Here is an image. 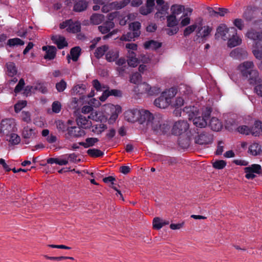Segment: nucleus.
<instances>
[{"mask_svg": "<svg viewBox=\"0 0 262 262\" xmlns=\"http://www.w3.org/2000/svg\"><path fill=\"white\" fill-rule=\"evenodd\" d=\"M183 111L187 113L192 114L194 117L193 124L197 127H205L208 124V121L211 119V113L212 108L211 106H204L202 108L201 113L199 109L194 106L185 107Z\"/></svg>", "mask_w": 262, "mask_h": 262, "instance_id": "f257e3e1", "label": "nucleus"}, {"mask_svg": "<svg viewBox=\"0 0 262 262\" xmlns=\"http://www.w3.org/2000/svg\"><path fill=\"white\" fill-rule=\"evenodd\" d=\"M172 123L171 121L164 120L161 115H156L155 121L152 122L151 128L154 134L157 136L171 135V127Z\"/></svg>", "mask_w": 262, "mask_h": 262, "instance_id": "f03ea898", "label": "nucleus"}, {"mask_svg": "<svg viewBox=\"0 0 262 262\" xmlns=\"http://www.w3.org/2000/svg\"><path fill=\"white\" fill-rule=\"evenodd\" d=\"M254 67H236V70L240 71L243 77L248 79L249 84L254 85L262 82V79Z\"/></svg>", "mask_w": 262, "mask_h": 262, "instance_id": "7ed1b4c3", "label": "nucleus"}, {"mask_svg": "<svg viewBox=\"0 0 262 262\" xmlns=\"http://www.w3.org/2000/svg\"><path fill=\"white\" fill-rule=\"evenodd\" d=\"M174 96V94H170V91L163 92L160 97L154 101V105L160 108H165L169 106L171 102V99Z\"/></svg>", "mask_w": 262, "mask_h": 262, "instance_id": "20e7f679", "label": "nucleus"}, {"mask_svg": "<svg viewBox=\"0 0 262 262\" xmlns=\"http://www.w3.org/2000/svg\"><path fill=\"white\" fill-rule=\"evenodd\" d=\"M236 34V30L234 27L227 28L225 24H221L216 29L215 37H221L224 40H227L231 36Z\"/></svg>", "mask_w": 262, "mask_h": 262, "instance_id": "39448f33", "label": "nucleus"}, {"mask_svg": "<svg viewBox=\"0 0 262 262\" xmlns=\"http://www.w3.org/2000/svg\"><path fill=\"white\" fill-rule=\"evenodd\" d=\"M189 128V125L187 121L179 120L172 125L171 135L180 136L186 133Z\"/></svg>", "mask_w": 262, "mask_h": 262, "instance_id": "423d86ee", "label": "nucleus"}, {"mask_svg": "<svg viewBox=\"0 0 262 262\" xmlns=\"http://www.w3.org/2000/svg\"><path fill=\"white\" fill-rule=\"evenodd\" d=\"M196 134L194 139V143L199 145H207L211 144L213 141V136L209 133L206 132H199L196 128Z\"/></svg>", "mask_w": 262, "mask_h": 262, "instance_id": "0eeeda50", "label": "nucleus"}, {"mask_svg": "<svg viewBox=\"0 0 262 262\" xmlns=\"http://www.w3.org/2000/svg\"><path fill=\"white\" fill-rule=\"evenodd\" d=\"M15 127L13 119H4L1 122V134L3 135L8 136L10 134L14 131L13 129Z\"/></svg>", "mask_w": 262, "mask_h": 262, "instance_id": "6e6552de", "label": "nucleus"}, {"mask_svg": "<svg viewBox=\"0 0 262 262\" xmlns=\"http://www.w3.org/2000/svg\"><path fill=\"white\" fill-rule=\"evenodd\" d=\"M244 172L246 173L245 177L246 179L252 180L256 177L254 173H262V169L260 165L253 164L251 166L245 167Z\"/></svg>", "mask_w": 262, "mask_h": 262, "instance_id": "1a4fd4ad", "label": "nucleus"}, {"mask_svg": "<svg viewBox=\"0 0 262 262\" xmlns=\"http://www.w3.org/2000/svg\"><path fill=\"white\" fill-rule=\"evenodd\" d=\"M85 132L80 127L76 126L68 127V132L64 135V138L70 140L71 137L78 138L84 136Z\"/></svg>", "mask_w": 262, "mask_h": 262, "instance_id": "9d476101", "label": "nucleus"}, {"mask_svg": "<svg viewBox=\"0 0 262 262\" xmlns=\"http://www.w3.org/2000/svg\"><path fill=\"white\" fill-rule=\"evenodd\" d=\"M140 111L137 109L129 110L124 113V117L128 122L134 123L140 122Z\"/></svg>", "mask_w": 262, "mask_h": 262, "instance_id": "9b49d317", "label": "nucleus"}, {"mask_svg": "<svg viewBox=\"0 0 262 262\" xmlns=\"http://www.w3.org/2000/svg\"><path fill=\"white\" fill-rule=\"evenodd\" d=\"M155 117L156 115L154 116L153 114L148 110H145L143 111L142 113L140 112L139 123L141 124L145 123L147 125L151 123V125L152 122L155 121Z\"/></svg>", "mask_w": 262, "mask_h": 262, "instance_id": "f8f14e48", "label": "nucleus"}, {"mask_svg": "<svg viewBox=\"0 0 262 262\" xmlns=\"http://www.w3.org/2000/svg\"><path fill=\"white\" fill-rule=\"evenodd\" d=\"M211 31L212 28L208 26L199 27L196 32V38L195 40H198L200 38L202 42H205L206 40V37L209 36Z\"/></svg>", "mask_w": 262, "mask_h": 262, "instance_id": "ddd939ff", "label": "nucleus"}, {"mask_svg": "<svg viewBox=\"0 0 262 262\" xmlns=\"http://www.w3.org/2000/svg\"><path fill=\"white\" fill-rule=\"evenodd\" d=\"M122 112V108L119 105H112L110 108L111 116L108 119L110 124L114 123L118 117V115Z\"/></svg>", "mask_w": 262, "mask_h": 262, "instance_id": "4468645a", "label": "nucleus"}, {"mask_svg": "<svg viewBox=\"0 0 262 262\" xmlns=\"http://www.w3.org/2000/svg\"><path fill=\"white\" fill-rule=\"evenodd\" d=\"M51 40L54 44L57 45L59 49H63L68 45L66 38L63 36L59 35H53L51 37Z\"/></svg>", "mask_w": 262, "mask_h": 262, "instance_id": "2eb2a0df", "label": "nucleus"}, {"mask_svg": "<svg viewBox=\"0 0 262 262\" xmlns=\"http://www.w3.org/2000/svg\"><path fill=\"white\" fill-rule=\"evenodd\" d=\"M42 50L46 52L44 58L48 60L53 59L56 56L57 49L55 46H43Z\"/></svg>", "mask_w": 262, "mask_h": 262, "instance_id": "dca6fc26", "label": "nucleus"}, {"mask_svg": "<svg viewBox=\"0 0 262 262\" xmlns=\"http://www.w3.org/2000/svg\"><path fill=\"white\" fill-rule=\"evenodd\" d=\"M149 60V58L145 55H141L140 58H137L136 56L129 57L127 59L128 66H135V64H140L141 62L143 63H146Z\"/></svg>", "mask_w": 262, "mask_h": 262, "instance_id": "f3484780", "label": "nucleus"}, {"mask_svg": "<svg viewBox=\"0 0 262 262\" xmlns=\"http://www.w3.org/2000/svg\"><path fill=\"white\" fill-rule=\"evenodd\" d=\"M247 55V52L243 48H237L232 50L230 56L235 59H241Z\"/></svg>", "mask_w": 262, "mask_h": 262, "instance_id": "a211bd4d", "label": "nucleus"}, {"mask_svg": "<svg viewBox=\"0 0 262 262\" xmlns=\"http://www.w3.org/2000/svg\"><path fill=\"white\" fill-rule=\"evenodd\" d=\"M162 43L155 40L145 41L143 44L144 48L146 50H157L162 47Z\"/></svg>", "mask_w": 262, "mask_h": 262, "instance_id": "6ab92c4d", "label": "nucleus"}, {"mask_svg": "<svg viewBox=\"0 0 262 262\" xmlns=\"http://www.w3.org/2000/svg\"><path fill=\"white\" fill-rule=\"evenodd\" d=\"M246 36L249 39L255 41H262V32H258L254 29H251L248 31Z\"/></svg>", "mask_w": 262, "mask_h": 262, "instance_id": "aec40b11", "label": "nucleus"}, {"mask_svg": "<svg viewBox=\"0 0 262 262\" xmlns=\"http://www.w3.org/2000/svg\"><path fill=\"white\" fill-rule=\"evenodd\" d=\"M208 123L213 131L219 132L222 128L221 122L216 117H212L208 120Z\"/></svg>", "mask_w": 262, "mask_h": 262, "instance_id": "412c9836", "label": "nucleus"}, {"mask_svg": "<svg viewBox=\"0 0 262 262\" xmlns=\"http://www.w3.org/2000/svg\"><path fill=\"white\" fill-rule=\"evenodd\" d=\"M115 27L112 21H106L102 25L98 26V30L102 34H108L111 30Z\"/></svg>", "mask_w": 262, "mask_h": 262, "instance_id": "4be33fe9", "label": "nucleus"}, {"mask_svg": "<svg viewBox=\"0 0 262 262\" xmlns=\"http://www.w3.org/2000/svg\"><path fill=\"white\" fill-rule=\"evenodd\" d=\"M88 3L85 0H78L75 2L73 10L75 12H80L85 10L88 7Z\"/></svg>", "mask_w": 262, "mask_h": 262, "instance_id": "5701e85b", "label": "nucleus"}, {"mask_svg": "<svg viewBox=\"0 0 262 262\" xmlns=\"http://www.w3.org/2000/svg\"><path fill=\"white\" fill-rule=\"evenodd\" d=\"M261 121L257 120L254 122L253 125L250 127V134L255 137H259L262 135V131L260 129Z\"/></svg>", "mask_w": 262, "mask_h": 262, "instance_id": "b1692460", "label": "nucleus"}, {"mask_svg": "<svg viewBox=\"0 0 262 262\" xmlns=\"http://www.w3.org/2000/svg\"><path fill=\"white\" fill-rule=\"evenodd\" d=\"M227 40L228 46L230 48L235 47L242 43V39L237 35V33L231 36Z\"/></svg>", "mask_w": 262, "mask_h": 262, "instance_id": "393cba45", "label": "nucleus"}, {"mask_svg": "<svg viewBox=\"0 0 262 262\" xmlns=\"http://www.w3.org/2000/svg\"><path fill=\"white\" fill-rule=\"evenodd\" d=\"M81 49L80 47L76 46L72 48L70 50V55L68 57H70L73 61H77L81 54Z\"/></svg>", "mask_w": 262, "mask_h": 262, "instance_id": "a878e982", "label": "nucleus"}, {"mask_svg": "<svg viewBox=\"0 0 262 262\" xmlns=\"http://www.w3.org/2000/svg\"><path fill=\"white\" fill-rule=\"evenodd\" d=\"M169 6L167 4L160 6L159 7H156L157 12L155 14V17L162 18L167 13Z\"/></svg>", "mask_w": 262, "mask_h": 262, "instance_id": "bb28decb", "label": "nucleus"}, {"mask_svg": "<svg viewBox=\"0 0 262 262\" xmlns=\"http://www.w3.org/2000/svg\"><path fill=\"white\" fill-rule=\"evenodd\" d=\"M98 141L99 139L97 138L90 137L85 139V142H79L78 144L80 146H83L85 148H88L93 146Z\"/></svg>", "mask_w": 262, "mask_h": 262, "instance_id": "cd10ccee", "label": "nucleus"}, {"mask_svg": "<svg viewBox=\"0 0 262 262\" xmlns=\"http://www.w3.org/2000/svg\"><path fill=\"white\" fill-rule=\"evenodd\" d=\"M119 56V52L117 50H111L106 55L105 58L107 61L113 62L117 60Z\"/></svg>", "mask_w": 262, "mask_h": 262, "instance_id": "c85d7f7f", "label": "nucleus"}, {"mask_svg": "<svg viewBox=\"0 0 262 262\" xmlns=\"http://www.w3.org/2000/svg\"><path fill=\"white\" fill-rule=\"evenodd\" d=\"M162 161L165 164L168 166H173L177 165L179 162V160L177 157L163 156L162 158Z\"/></svg>", "mask_w": 262, "mask_h": 262, "instance_id": "c756f323", "label": "nucleus"}, {"mask_svg": "<svg viewBox=\"0 0 262 262\" xmlns=\"http://www.w3.org/2000/svg\"><path fill=\"white\" fill-rule=\"evenodd\" d=\"M81 30V24L78 21H73L72 20V23H70V26H69V28H67V31L68 32L76 33L80 32Z\"/></svg>", "mask_w": 262, "mask_h": 262, "instance_id": "7c9ffc66", "label": "nucleus"}, {"mask_svg": "<svg viewBox=\"0 0 262 262\" xmlns=\"http://www.w3.org/2000/svg\"><path fill=\"white\" fill-rule=\"evenodd\" d=\"M141 27V24L139 21H134L129 24V29L134 33L136 36H139L141 34L140 29Z\"/></svg>", "mask_w": 262, "mask_h": 262, "instance_id": "2f4dec72", "label": "nucleus"}, {"mask_svg": "<svg viewBox=\"0 0 262 262\" xmlns=\"http://www.w3.org/2000/svg\"><path fill=\"white\" fill-rule=\"evenodd\" d=\"M86 153L90 157L94 158L102 157L104 155V152L97 148L89 149Z\"/></svg>", "mask_w": 262, "mask_h": 262, "instance_id": "473e14b6", "label": "nucleus"}, {"mask_svg": "<svg viewBox=\"0 0 262 262\" xmlns=\"http://www.w3.org/2000/svg\"><path fill=\"white\" fill-rule=\"evenodd\" d=\"M104 20V16L101 14L94 13L90 17V21L93 25H99Z\"/></svg>", "mask_w": 262, "mask_h": 262, "instance_id": "72a5a7b5", "label": "nucleus"}, {"mask_svg": "<svg viewBox=\"0 0 262 262\" xmlns=\"http://www.w3.org/2000/svg\"><path fill=\"white\" fill-rule=\"evenodd\" d=\"M95 95L94 90H92L91 92L87 95L85 94L84 95L79 97V98H74V102L75 103H78V102H81L82 103H86L88 101V99L90 98H92Z\"/></svg>", "mask_w": 262, "mask_h": 262, "instance_id": "f704fd0d", "label": "nucleus"}, {"mask_svg": "<svg viewBox=\"0 0 262 262\" xmlns=\"http://www.w3.org/2000/svg\"><path fill=\"white\" fill-rule=\"evenodd\" d=\"M35 136L34 129L30 128L28 126L24 127L22 132V137L24 139H29Z\"/></svg>", "mask_w": 262, "mask_h": 262, "instance_id": "c9c22d12", "label": "nucleus"}, {"mask_svg": "<svg viewBox=\"0 0 262 262\" xmlns=\"http://www.w3.org/2000/svg\"><path fill=\"white\" fill-rule=\"evenodd\" d=\"M248 150L252 155L254 156L259 155L261 151L260 146L257 143H254L250 145Z\"/></svg>", "mask_w": 262, "mask_h": 262, "instance_id": "e433bc0d", "label": "nucleus"}, {"mask_svg": "<svg viewBox=\"0 0 262 262\" xmlns=\"http://www.w3.org/2000/svg\"><path fill=\"white\" fill-rule=\"evenodd\" d=\"M73 90L74 93L78 94L79 96L84 95L86 93V85L84 84L75 85Z\"/></svg>", "mask_w": 262, "mask_h": 262, "instance_id": "4c0bfd02", "label": "nucleus"}, {"mask_svg": "<svg viewBox=\"0 0 262 262\" xmlns=\"http://www.w3.org/2000/svg\"><path fill=\"white\" fill-rule=\"evenodd\" d=\"M179 20L174 15H170L167 16V26L168 27H178Z\"/></svg>", "mask_w": 262, "mask_h": 262, "instance_id": "58836bf2", "label": "nucleus"}, {"mask_svg": "<svg viewBox=\"0 0 262 262\" xmlns=\"http://www.w3.org/2000/svg\"><path fill=\"white\" fill-rule=\"evenodd\" d=\"M129 81L135 84L138 85L141 83L142 76L139 72H136L130 76Z\"/></svg>", "mask_w": 262, "mask_h": 262, "instance_id": "ea45409f", "label": "nucleus"}, {"mask_svg": "<svg viewBox=\"0 0 262 262\" xmlns=\"http://www.w3.org/2000/svg\"><path fill=\"white\" fill-rule=\"evenodd\" d=\"M55 124L59 133H64L68 132V126L62 120H57L55 121Z\"/></svg>", "mask_w": 262, "mask_h": 262, "instance_id": "a19ab883", "label": "nucleus"}, {"mask_svg": "<svg viewBox=\"0 0 262 262\" xmlns=\"http://www.w3.org/2000/svg\"><path fill=\"white\" fill-rule=\"evenodd\" d=\"M108 49L107 45H103L98 47L95 50V55L97 58L101 57Z\"/></svg>", "mask_w": 262, "mask_h": 262, "instance_id": "79ce46f5", "label": "nucleus"}, {"mask_svg": "<svg viewBox=\"0 0 262 262\" xmlns=\"http://www.w3.org/2000/svg\"><path fill=\"white\" fill-rule=\"evenodd\" d=\"M178 143L182 148H187L189 146L190 141L187 137H180L178 140Z\"/></svg>", "mask_w": 262, "mask_h": 262, "instance_id": "37998d69", "label": "nucleus"}, {"mask_svg": "<svg viewBox=\"0 0 262 262\" xmlns=\"http://www.w3.org/2000/svg\"><path fill=\"white\" fill-rule=\"evenodd\" d=\"M24 45V41L18 38H14L9 39L7 41V45L9 47H14L15 46H22Z\"/></svg>", "mask_w": 262, "mask_h": 262, "instance_id": "c03bdc74", "label": "nucleus"}, {"mask_svg": "<svg viewBox=\"0 0 262 262\" xmlns=\"http://www.w3.org/2000/svg\"><path fill=\"white\" fill-rule=\"evenodd\" d=\"M27 104V101L26 100H19L15 104L14 111L16 113H19L23 108H24Z\"/></svg>", "mask_w": 262, "mask_h": 262, "instance_id": "a18cd8bd", "label": "nucleus"}, {"mask_svg": "<svg viewBox=\"0 0 262 262\" xmlns=\"http://www.w3.org/2000/svg\"><path fill=\"white\" fill-rule=\"evenodd\" d=\"M9 142L12 145H15L18 144L20 142V137L16 134L11 133L10 138Z\"/></svg>", "mask_w": 262, "mask_h": 262, "instance_id": "49530a36", "label": "nucleus"}, {"mask_svg": "<svg viewBox=\"0 0 262 262\" xmlns=\"http://www.w3.org/2000/svg\"><path fill=\"white\" fill-rule=\"evenodd\" d=\"M184 10V7L181 5H173L171 8L172 11V15H174L176 16L177 15L181 14L182 11Z\"/></svg>", "mask_w": 262, "mask_h": 262, "instance_id": "de8ad7c7", "label": "nucleus"}, {"mask_svg": "<svg viewBox=\"0 0 262 262\" xmlns=\"http://www.w3.org/2000/svg\"><path fill=\"white\" fill-rule=\"evenodd\" d=\"M227 163L223 160H216L212 164V166L216 169H222L226 166Z\"/></svg>", "mask_w": 262, "mask_h": 262, "instance_id": "09e8293b", "label": "nucleus"}, {"mask_svg": "<svg viewBox=\"0 0 262 262\" xmlns=\"http://www.w3.org/2000/svg\"><path fill=\"white\" fill-rule=\"evenodd\" d=\"M130 2V0H122L120 2H115L112 5L117 9H120L126 6Z\"/></svg>", "mask_w": 262, "mask_h": 262, "instance_id": "8fccbe9b", "label": "nucleus"}, {"mask_svg": "<svg viewBox=\"0 0 262 262\" xmlns=\"http://www.w3.org/2000/svg\"><path fill=\"white\" fill-rule=\"evenodd\" d=\"M138 36H136L134 32H129L127 33L123 34L121 36L120 40L122 41H130L132 39L135 38H138Z\"/></svg>", "mask_w": 262, "mask_h": 262, "instance_id": "3c124183", "label": "nucleus"}, {"mask_svg": "<svg viewBox=\"0 0 262 262\" xmlns=\"http://www.w3.org/2000/svg\"><path fill=\"white\" fill-rule=\"evenodd\" d=\"M181 18H182V20L180 22V25L181 27L187 26L190 24V18L187 16V14L186 13H183Z\"/></svg>", "mask_w": 262, "mask_h": 262, "instance_id": "603ef678", "label": "nucleus"}, {"mask_svg": "<svg viewBox=\"0 0 262 262\" xmlns=\"http://www.w3.org/2000/svg\"><path fill=\"white\" fill-rule=\"evenodd\" d=\"M197 28V25L196 24H193L192 25L187 27L184 30L183 34L184 36L186 37L192 33Z\"/></svg>", "mask_w": 262, "mask_h": 262, "instance_id": "864d4df0", "label": "nucleus"}, {"mask_svg": "<svg viewBox=\"0 0 262 262\" xmlns=\"http://www.w3.org/2000/svg\"><path fill=\"white\" fill-rule=\"evenodd\" d=\"M163 225L161 224V220L159 217H156L154 219L152 222V228L155 230H159L162 228Z\"/></svg>", "mask_w": 262, "mask_h": 262, "instance_id": "5fc2aeb1", "label": "nucleus"}, {"mask_svg": "<svg viewBox=\"0 0 262 262\" xmlns=\"http://www.w3.org/2000/svg\"><path fill=\"white\" fill-rule=\"evenodd\" d=\"M66 87L67 83L63 79L61 80L60 82H57L56 84V89L59 92H62L64 91Z\"/></svg>", "mask_w": 262, "mask_h": 262, "instance_id": "6e6d98bb", "label": "nucleus"}, {"mask_svg": "<svg viewBox=\"0 0 262 262\" xmlns=\"http://www.w3.org/2000/svg\"><path fill=\"white\" fill-rule=\"evenodd\" d=\"M237 131L243 135H249L250 134V129L247 125H241L237 127Z\"/></svg>", "mask_w": 262, "mask_h": 262, "instance_id": "4d7b16f0", "label": "nucleus"}, {"mask_svg": "<svg viewBox=\"0 0 262 262\" xmlns=\"http://www.w3.org/2000/svg\"><path fill=\"white\" fill-rule=\"evenodd\" d=\"M61 109V105L58 101H55L52 104V110L53 113H58L60 112Z\"/></svg>", "mask_w": 262, "mask_h": 262, "instance_id": "13d9d810", "label": "nucleus"}, {"mask_svg": "<svg viewBox=\"0 0 262 262\" xmlns=\"http://www.w3.org/2000/svg\"><path fill=\"white\" fill-rule=\"evenodd\" d=\"M256 49L253 50L255 57L258 59H262V50L258 48V42H256Z\"/></svg>", "mask_w": 262, "mask_h": 262, "instance_id": "bf43d9fd", "label": "nucleus"}, {"mask_svg": "<svg viewBox=\"0 0 262 262\" xmlns=\"http://www.w3.org/2000/svg\"><path fill=\"white\" fill-rule=\"evenodd\" d=\"M25 84V83L24 80L23 78H21L14 88V92L16 94L20 92L24 88Z\"/></svg>", "mask_w": 262, "mask_h": 262, "instance_id": "052dcab7", "label": "nucleus"}, {"mask_svg": "<svg viewBox=\"0 0 262 262\" xmlns=\"http://www.w3.org/2000/svg\"><path fill=\"white\" fill-rule=\"evenodd\" d=\"M107 92V93L109 94V96H114L115 97H121L122 96V92L120 90L117 89H112L110 90L108 88L106 90Z\"/></svg>", "mask_w": 262, "mask_h": 262, "instance_id": "680f3d73", "label": "nucleus"}, {"mask_svg": "<svg viewBox=\"0 0 262 262\" xmlns=\"http://www.w3.org/2000/svg\"><path fill=\"white\" fill-rule=\"evenodd\" d=\"M161 90L158 86H150L148 90V93L150 95H156L160 93Z\"/></svg>", "mask_w": 262, "mask_h": 262, "instance_id": "e2e57ef3", "label": "nucleus"}, {"mask_svg": "<svg viewBox=\"0 0 262 262\" xmlns=\"http://www.w3.org/2000/svg\"><path fill=\"white\" fill-rule=\"evenodd\" d=\"M229 12V10L226 8H218V11H213V14L216 16V15H220L221 16H224L225 14Z\"/></svg>", "mask_w": 262, "mask_h": 262, "instance_id": "0e129e2a", "label": "nucleus"}, {"mask_svg": "<svg viewBox=\"0 0 262 262\" xmlns=\"http://www.w3.org/2000/svg\"><path fill=\"white\" fill-rule=\"evenodd\" d=\"M7 68V75L13 77L17 74V70L16 67H6Z\"/></svg>", "mask_w": 262, "mask_h": 262, "instance_id": "69168bd1", "label": "nucleus"}, {"mask_svg": "<svg viewBox=\"0 0 262 262\" xmlns=\"http://www.w3.org/2000/svg\"><path fill=\"white\" fill-rule=\"evenodd\" d=\"M233 24L239 30H242L244 28V23L242 19L236 18L234 19Z\"/></svg>", "mask_w": 262, "mask_h": 262, "instance_id": "338daca9", "label": "nucleus"}, {"mask_svg": "<svg viewBox=\"0 0 262 262\" xmlns=\"http://www.w3.org/2000/svg\"><path fill=\"white\" fill-rule=\"evenodd\" d=\"M255 86L254 87V92L256 93V94L262 97V83L261 82H259L257 84H254Z\"/></svg>", "mask_w": 262, "mask_h": 262, "instance_id": "774afa93", "label": "nucleus"}]
</instances>
